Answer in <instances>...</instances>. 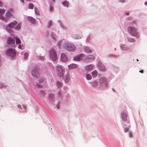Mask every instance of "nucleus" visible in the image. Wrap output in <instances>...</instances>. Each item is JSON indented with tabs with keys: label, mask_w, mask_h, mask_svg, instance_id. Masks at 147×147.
Returning <instances> with one entry per match:
<instances>
[{
	"label": "nucleus",
	"mask_w": 147,
	"mask_h": 147,
	"mask_svg": "<svg viewBox=\"0 0 147 147\" xmlns=\"http://www.w3.org/2000/svg\"><path fill=\"white\" fill-rule=\"evenodd\" d=\"M3 5V3L0 1V6L2 7Z\"/></svg>",
	"instance_id": "obj_39"
},
{
	"label": "nucleus",
	"mask_w": 147,
	"mask_h": 147,
	"mask_svg": "<svg viewBox=\"0 0 147 147\" xmlns=\"http://www.w3.org/2000/svg\"><path fill=\"white\" fill-rule=\"evenodd\" d=\"M69 69H73L77 68V65L75 64H72L68 66Z\"/></svg>",
	"instance_id": "obj_14"
},
{
	"label": "nucleus",
	"mask_w": 147,
	"mask_h": 147,
	"mask_svg": "<svg viewBox=\"0 0 147 147\" xmlns=\"http://www.w3.org/2000/svg\"><path fill=\"white\" fill-rule=\"evenodd\" d=\"M34 11L36 13L37 15H39V11L38 9L36 7L34 8Z\"/></svg>",
	"instance_id": "obj_23"
},
{
	"label": "nucleus",
	"mask_w": 147,
	"mask_h": 147,
	"mask_svg": "<svg viewBox=\"0 0 147 147\" xmlns=\"http://www.w3.org/2000/svg\"><path fill=\"white\" fill-rule=\"evenodd\" d=\"M23 3H24V0H20Z\"/></svg>",
	"instance_id": "obj_45"
},
{
	"label": "nucleus",
	"mask_w": 147,
	"mask_h": 147,
	"mask_svg": "<svg viewBox=\"0 0 147 147\" xmlns=\"http://www.w3.org/2000/svg\"><path fill=\"white\" fill-rule=\"evenodd\" d=\"M27 1H29V0H26Z\"/></svg>",
	"instance_id": "obj_49"
},
{
	"label": "nucleus",
	"mask_w": 147,
	"mask_h": 147,
	"mask_svg": "<svg viewBox=\"0 0 147 147\" xmlns=\"http://www.w3.org/2000/svg\"><path fill=\"white\" fill-rule=\"evenodd\" d=\"M68 4L69 2H66V1L63 2L62 3V4L64 6H66L67 7H68Z\"/></svg>",
	"instance_id": "obj_26"
},
{
	"label": "nucleus",
	"mask_w": 147,
	"mask_h": 147,
	"mask_svg": "<svg viewBox=\"0 0 147 147\" xmlns=\"http://www.w3.org/2000/svg\"><path fill=\"white\" fill-rule=\"evenodd\" d=\"M41 94H42V96H44V92L42 91H41Z\"/></svg>",
	"instance_id": "obj_40"
},
{
	"label": "nucleus",
	"mask_w": 147,
	"mask_h": 147,
	"mask_svg": "<svg viewBox=\"0 0 147 147\" xmlns=\"http://www.w3.org/2000/svg\"><path fill=\"white\" fill-rule=\"evenodd\" d=\"M50 10L51 11H52L53 10V8L51 6H50Z\"/></svg>",
	"instance_id": "obj_42"
},
{
	"label": "nucleus",
	"mask_w": 147,
	"mask_h": 147,
	"mask_svg": "<svg viewBox=\"0 0 147 147\" xmlns=\"http://www.w3.org/2000/svg\"><path fill=\"white\" fill-rule=\"evenodd\" d=\"M57 86L58 87H60L62 86V84L61 82H57Z\"/></svg>",
	"instance_id": "obj_30"
},
{
	"label": "nucleus",
	"mask_w": 147,
	"mask_h": 147,
	"mask_svg": "<svg viewBox=\"0 0 147 147\" xmlns=\"http://www.w3.org/2000/svg\"><path fill=\"white\" fill-rule=\"evenodd\" d=\"M145 4L146 5H147V2H146L145 3Z\"/></svg>",
	"instance_id": "obj_44"
},
{
	"label": "nucleus",
	"mask_w": 147,
	"mask_h": 147,
	"mask_svg": "<svg viewBox=\"0 0 147 147\" xmlns=\"http://www.w3.org/2000/svg\"><path fill=\"white\" fill-rule=\"evenodd\" d=\"M33 5L32 3H30L28 6V7L29 9H33Z\"/></svg>",
	"instance_id": "obj_25"
},
{
	"label": "nucleus",
	"mask_w": 147,
	"mask_h": 147,
	"mask_svg": "<svg viewBox=\"0 0 147 147\" xmlns=\"http://www.w3.org/2000/svg\"><path fill=\"white\" fill-rule=\"evenodd\" d=\"M7 42L9 44H14L15 43V40L11 37H9L8 38Z\"/></svg>",
	"instance_id": "obj_11"
},
{
	"label": "nucleus",
	"mask_w": 147,
	"mask_h": 147,
	"mask_svg": "<svg viewBox=\"0 0 147 147\" xmlns=\"http://www.w3.org/2000/svg\"><path fill=\"white\" fill-rule=\"evenodd\" d=\"M11 16V13L10 11H8L5 14V18L8 20L9 19Z\"/></svg>",
	"instance_id": "obj_15"
},
{
	"label": "nucleus",
	"mask_w": 147,
	"mask_h": 147,
	"mask_svg": "<svg viewBox=\"0 0 147 147\" xmlns=\"http://www.w3.org/2000/svg\"><path fill=\"white\" fill-rule=\"evenodd\" d=\"M5 12V10L4 9H0V19L4 20L5 19L2 16V15Z\"/></svg>",
	"instance_id": "obj_10"
},
{
	"label": "nucleus",
	"mask_w": 147,
	"mask_h": 147,
	"mask_svg": "<svg viewBox=\"0 0 147 147\" xmlns=\"http://www.w3.org/2000/svg\"><path fill=\"white\" fill-rule=\"evenodd\" d=\"M52 0L53 1H55V0Z\"/></svg>",
	"instance_id": "obj_48"
},
{
	"label": "nucleus",
	"mask_w": 147,
	"mask_h": 147,
	"mask_svg": "<svg viewBox=\"0 0 147 147\" xmlns=\"http://www.w3.org/2000/svg\"><path fill=\"white\" fill-rule=\"evenodd\" d=\"M56 71L58 76L59 77L62 76L64 74V69L61 65L57 66L56 68Z\"/></svg>",
	"instance_id": "obj_1"
},
{
	"label": "nucleus",
	"mask_w": 147,
	"mask_h": 147,
	"mask_svg": "<svg viewBox=\"0 0 147 147\" xmlns=\"http://www.w3.org/2000/svg\"><path fill=\"white\" fill-rule=\"evenodd\" d=\"M49 26L50 27L52 25V22L50 21L49 23Z\"/></svg>",
	"instance_id": "obj_37"
},
{
	"label": "nucleus",
	"mask_w": 147,
	"mask_h": 147,
	"mask_svg": "<svg viewBox=\"0 0 147 147\" xmlns=\"http://www.w3.org/2000/svg\"><path fill=\"white\" fill-rule=\"evenodd\" d=\"M21 27V25L20 24H18L17 26L16 27L15 29L17 30H19L20 29Z\"/></svg>",
	"instance_id": "obj_28"
},
{
	"label": "nucleus",
	"mask_w": 147,
	"mask_h": 147,
	"mask_svg": "<svg viewBox=\"0 0 147 147\" xmlns=\"http://www.w3.org/2000/svg\"><path fill=\"white\" fill-rule=\"evenodd\" d=\"M97 84V82H94L93 83V84L94 86H95Z\"/></svg>",
	"instance_id": "obj_38"
},
{
	"label": "nucleus",
	"mask_w": 147,
	"mask_h": 147,
	"mask_svg": "<svg viewBox=\"0 0 147 147\" xmlns=\"http://www.w3.org/2000/svg\"><path fill=\"white\" fill-rule=\"evenodd\" d=\"M99 68L102 71L105 70V66L102 64H100L99 66Z\"/></svg>",
	"instance_id": "obj_19"
},
{
	"label": "nucleus",
	"mask_w": 147,
	"mask_h": 147,
	"mask_svg": "<svg viewBox=\"0 0 147 147\" xmlns=\"http://www.w3.org/2000/svg\"><path fill=\"white\" fill-rule=\"evenodd\" d=\"M92 74L93 77H96L97 75V72L96 70H95L92 72Z\"/></svg>",
	"instance_id": "obj_21"
},
{
	"label": "nucleus",
	"mask_w": 147,
	"mask_h": 147,
	"mask_svg": "<svg viewBox=\"0 0 147 147\" xmlns=\"http://www.w3.org/2000/svg\"><path fill=\"white\" fill-rule=\"evenodd\" d=\"M106 80V78H105L102 77L99 80V82L101 84L105 82Z\"/></svg>",
	"instance_id": "obj_17"
},
{
	"label": "nucleus",
	"mask_w": 147,
	"mask_h": 147,
	"mask_svg": "<svg viewBox=\"0 0 147 147\" xmlns=\"http://www.w3.org/2000/svg\"><path fill=\"white\" fill-rule=\"evenodd\" d=\"M128 32L132 36H135L137 34L136 29L134 27L130 26L128 28Z\"/></svg>",
	"instance_id": "obj_2"
},
{
	"label": "nucleus",
	"mask_w": 147,
	"mask_h": 147,
	"mask_svg": "<svg viewBox=\"0 0 147 147\" xmlns=\"http://www.w3.org/2000/svg\"><path fill=\"white\" fill-rule=\"evenodd\" d=\"M64 48L67 50L70 51H74L75 49V47L73 45L69 43H65Z\"/></svg>",
	"instance_id": "obj_3"
},
{
	"label": "nucleus",
	"mask_w": 147,
	"mask_h": 147,
	"mask_svg": "<svg viewBox=\"0 0 147 147\" xmlns=\"http://www.w3.org/2000/svg\"><path fill=\"white\" fill-rule=\"evenodd\" d=\"M14 38L16 40V45L20 44L21 43V40L18 37H15Z\"/></svg>",
	"instance_id": "obj_18"
},
{
	"label": "nucleus",
	"mask_w": 147,
	"mask_h": 147,
	"mask_svg": "<svg viewBox=\"0 0 147 147\" xmlns=\"http://www.w3.org/2000/svg\"><path fill=\"white\" fill-rule=\"evenodd\" d=\"M18 48L20 49H22V46L21 45H20L19 46H18Z\"/></svg>",
	"instance_id": "obj_41"
},
{
	"label": "nucleus",
	"mask_w": 147,
	"mask_h": 147,
	"mask_svg": "<svg viewBox=\"0 0 147 147\" xmlns=\"http://www.w3.org/2000/svg\"><path fill=\"white\" fill-rule=\"evenodd\" d=\"M39 59L41 60H43L44 59V57H39Z\"/></svg>",
	"instance_id": "obj_35"
},
{
	"label": "nucleus",
	"mask_w": 147,
	"mask_h": 147,
	"mask_svg": "<svg viewBox=\"0 0 147 147\" xmlns=\"http://www.w3.org/2000/svg\"><path fill=\"white\" fill-rule=\"evenodd\" d=\"M128 41L130 42H134L135 41V40L134 38H129L128 39Z\"/></svg>",
	"instance_id": "obj_24"
},
{
	"label": "nucleus",
	"mask_w": 147,
	"mask_h": 147,
	"mask_svg": "<svg viewBox=\"0 0 147 147\" xmlns=\"http://www.w3.org/2000/svg\"><path fill=\"white\" fill-rule=\"evenodd\" d=\"M39 68L37 67L34 68L32 70L31 74L34 77L38 78L39 76Z\"/></svg>",
	"instance_id": "obj_4"
},
{
	"label": "nucleus",
	"mask_w": 147,
	"mask_h": 147,
	"mask_svg": "<svg viewBox=\"0 0 147 147\" xmlns=\"http://www.w3.org/2000/svg\"><path fill=\"white\" fill-rule=\"evenodd\" d=\"M59 93V95L60 94V92H59V93Z\"/></svg>",
	"instance_id": "obj_46"
},
{
	"label": "nucleus",
	"mask_w": 147,
	"mask_h": 147,
	"mask_svg": "<svg viewBox=\"0 0 147 147\" xmlns=\"http://www.w3.org/2000/svg\"><path fill=\"white\" fill-rule=\"evenodd\" d=\"M127 16H128V15H129V14L128 13H127Z\"/></svg>",
	"instance_id": "obj_47"
},
{
	"label": "nucleus",
	"mask_w": 147,
	"mask_h": 147,
	"mask_svg": "<svg viewBox=\"0 0 147 147\" xmlns=\"http://www.w3.org/2000/svg\"><path fill=\"white\" fill-rule=\"evenodd\" d=\"M33 84L34 86L36 88H38L40 87V85L38 84H36V83L35 82H33Z\"/></svg>",
	"instance_id": "obj_20"
},
{
	"label": "nucleus",
	"mask_w": 147,
	"mask_h": 147,
	"mask_svg": "<svg viewBox=\"0 0 147 147\" xmlns=\"http://www.w3.org/2000/svg\"><path fill=\"white\" fill-rule=\"evenodd\" d=\"M6 87V86L3 84H0V88H2L3 87L5 88Z\"/></svg>",
	"instance_id": "obj_34"
},
{
	"label": "nucleus",
	"mask_w": 147,
	"mask_h": 147,
	"mask_svg": "<svg viewBox=\"0 0 147 147\" xmlns=\"http://www.w3.org/2000/svg\"><path fill=\"white\" fill-rule=\"evenodd\" d=\"M17 21H14L9 24V27L10 28H13L17 24Z\"/></svg>",
	"instance_id": "obj_13"
},
{
	"label": "nucleus",
	"mask_w": 147,
	"mask_h": 147,
	"mask_svg": "<svg viewBox=\"0 0 147 147\" xmlns=\"http://www.w3.org/2000/svg\"><path fill=\"white\" fill-rule=\"evenodd\" d=\"M44 82V79L43 78H41L39 80V83H41Z\"/></svg>",
	"instance_id": "obj_32"
},
{
	"label": "nucleus",
	"mask_w": 147,
	"mask_h": 147,
	"mask_svg": "<svg viewBox=\"0 0 147 147\" xmlns=\"http://www.w3.org/2000/svg\"><path fill=\"white\" fill-rule=\"evenodd\" d=\"M50 56L53 61H56L57 59V56L56 52L53 49H51L50 51Z\"/></svg>",
	"instance_id": "obj_6"
},
{
	"label": "nucleus",
	"mask_w": 147,
	"mask_h": 147,
	"mask_svg": "<svg viewBox=\"0 0 147 147\" xmlns=\"http://www.w3.org/2000/svg\"><path fill=\"white\" fill-rule=\"evenodd\" d=\"M93 66L92 65H89L86 66L85 68V71L84 72H88L92 71L93 69Z\"/></svg>",
	"instance_id": "obj_8"
},
{
	"label": "nucleus",
	"mask_w": 147,
	"mask_h": 147,
	"mask_svg": "<svg viewBox=\"0 0 147 147\" xmlns=\"http://www.w3.org/2000/svg\"><path fill=\"white\" fill-rule=\"evenodd\" d=\"M73 38L76 39H79L81 38V37L78 34H76L73 36Z\"/></svg>",
	"instance_id": "obj_22"
},
{
	"label": "nucleus",
	"mask_w": 147,
	"mask_h": 147,
	"mask_svg": "<svg viewBox=\"0 0 147 147\" xmlns=\"http://www.w3.org/2000/svg\"><path fill=\"white\" fill-rule=\"evenodd\" d=\"M53 97V95H50L49 96V98L50 99H52Z\"/></svg>",
	"instance_id": "obj_36"
},
{
	"label": "nucleus",
	"mask_w": 147,
	"mask_h": 147,
	"mask_svg": "<svg viewBox=\"0 0 147 147\" xmlns=\"http://www.w3.org/2000/svg\"><path fill=\"white\" fill-rule=\"evenodd\" d=\"M84 50L85 52L88 53H90L92 52V50L88 47H85L84 49Z\"/></svg>",
	"instance_id": "obj_16"
},
{
	"label": "nucleus",
	"mask_w": 147,
	"mask_h": 147,
	"mask_svg": "<svg viewBox=\"0 0 147 147\" xmlns=\"http://www.w3.org/2000/svg\"><path fill=\"white\" fill-rule=\"evenodd\" d=\"M86 78L88 80H90L92 78V77H91V76L89 74H87L86 75Z\"/></svg>",
	"instance_id": "obj_29"
},
{
	"label": "nucleus",
	"mask_w": 147,
	"mask_h": 147,
	"mask_svg": "<svg viewBox=\"0 0 147 147\" xmlns=\"http://www.w3.org/2000/svg\"><path fill=\"white\" fill-rule=\"evenodd\" d=\"M125 0H120V2L124 3L125 2Z\"/></svg>",
	"instance_id": "obj_43"
},
{
	"label": "nucleus",
	"mask_w": 147,
	"mask_h": 147,
	"mask_svg": "<svg viewBox=\"0 0 147 147\" xmlns=\"http://www.w3.org/2000/svg\"><path fill=\"white\" fill-rule=\"evenodd\" d=\"M61 60L63 62H66L68 61V59L67 56L64 53L62 54L61 56Z\"/></svg>",
	"instance_id": "obj_9"
},
{
	"label": "nucleus",
	"mask_w": 147,
	"mask_h": 147,
	"mask_svg": "<svg viewBox=\"0 0 147 147\" xmlns=\"http://www.w3.org/2000/svg\"><path fill=\"white\" fill-rule=\"evenodd\" d=\"M6 54L7 55L11 57H14L16 55L15 50L14 48L9 49L6 52Z\"/></svg>",
	"instance_id": "obj_5"
},
{
	"label": "nucleus",
	"mask_w": 147,
	"mask_h": 147,
	"mask_svg": "<svg viewBox=\"0 0 147 147\" xmlns=\"http://www.w3.org/2000/svg\"><path fill=\"white\" fill-rule=\"evenodd\" d=\"M28 55L27 53H25L24 54V59H27L28 58Z\"/></svg>",
	"instance_id": "obj_31"
},
{
	"label": "nucleus",
	"mask_w": 147,
	"mask_h": 147,
	"mask_svg": "<svg viewBox=\"0 0 147 147\" xmlns=\"http://www.w3.org/2000/svg\"><path fill=\"white\" fill-rule=\"evenodd\" d=\"M69 76L67 74V76H66V81L67 82L69 80Z\"/></svg>",
	"instance_id": "obj_33"
},
{
	"label": "nucleus",
	"mask_w": 147,
	"mask_h": 147,
	"mask_svg": "<svg viewBox=\"0 0 147 147\" xmlns=\"http://www.w3.org/2000/svg\"><path fill=\"white\" fill-rule=\"evenodd\" d=\"M28 20L31 23L33 24H35L36 23V21L35 19L32 17L29 16L28 18Z\"/></svg>",
	"instance_id": "obj_12"
},
{
	"label": "nucleus",
	"mask_w": 147,
	"mask_h": 147,
	"mask_svg": "<svg viewBox=\"0 0 147 147\" xmlns=\"http://www.w3.org/2000/svg\"><path fill=\"white\" fill-rule=\"evenodd\" d=\"M94 57L93 55H89L88 57V58L90 60H93L94 59Z\"/></svg>",
	"instance_id": "obj_27"
},
{
	"label": "nucleus",
	"mask_w": 147,
	"mask_h": 147,
	"mask_svg": "<svg viewBox=\"0 0 147 147\" xmlns=\"http://www.w3.org/2000/svg\"><path fill=\"white\" fill-rule=\"evenodd\" d=\"M84 55L83 54H80L79 55H77L74 58V60L79 61L83 59L84 57Z\"/></svg>",
	"instance_id": "obj_7"
}]
</instances>
